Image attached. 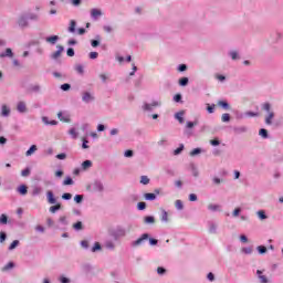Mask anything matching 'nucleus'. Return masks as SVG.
<instances>
[{
	"mask_svg": "<svg viewBox=\"0 0 283 283\" xmlns=\"http://www.w3.org/2000/svg\"><path fill=\"white\" fill-rule=\"evenodd\" d=\"M147 240H149V234L148 233H143L140 235V238L130 242V247L133 249H137V247H143L145 244V242H147Z\"/></svg>",
	"mask_w": 283,
	"mask_h": 283,
	"instance_id": "1",
	"label": "nucleus"
},
{
	"mask_svg": "<svg viewBox=\"0 0 283 283\" xmlns=\"http://www.w3.org/2000/svg\"><path fill=\"white\" fill-rule=\"evenodd\" d=\"M101 17H103V11L101 9H91V19H93V21H98Z\"/></svg>",
	"mask_w": 283,
	"mask_h": 283,
	"instance_id": "2",
	"label": "nucleus"
},
{
	"mask_svg": "<svg viewBox=\"0 0 283 283\" xmlns=\"http://www.w3.org/2000/svg\"><path fill=\"white\" fill-rule=\"evenodd\" d=\"M29 20H28V15L27 14H22V15H20L19 17V19H18V25L20 27V28H28V25H29V22H28Z\"/></svg>",
	"mask_w": 283,
	"mask_h": 283,
	"instance_id": "3",
	"label": "nucleus"
},
{
	"mask_svg": "<svg viewBox=\"0 0 283 283\" xmlns=\"http://www.w3.org/2000/svg\"><path fill=\"white\" fill-rule=\"evenodd\" d=\"M96 97H94V94L90 92H84L82 95L83 103H92L95 101Z\"/></svg>",
	"mask_w": 283,
	"mask_h": 283,
	"instance_id": "4",
	"label": "nucleus"
},
{
	"mask_svg": "<svg viewBox=\"0 0 283 283\" xmlns=\"http://www.w3.org/2000/svg\"><path fill=\"white\" fill-rule=\"evenodd\" d=\"M46 199L49 205H56V197H54V192L52 190L46 191Z\"/></svg>",
	"mask_w": 283,
	"mask_h": 283,
	"instance_id": "5",
	"label": "nucleus"
},
{
	"mask_svg": "<svg viewBox=\"0 0 283 283\" xmlns=\"http://www.w3.org/2000/svg\"><path fill=\"white\" fill-rule=\"evenodd\" d=\"M17 111L19 112V114H25V112H28V106L25 105V102H18Z\"/></svg>",
	"mask_w": 283,
	"mask_h": 283,
	"instance_id": "6",
	"label": "nucleus"
},
{
	"mask_svg": "<svg viewBox=\"0 0 283 283\" xmlns=\"http://www.w3.org/2000/svg\"><path fill=\"white\" fill-rule=\"evenodd\" d=\"M127 235V231L124 228H117L114 232L115 238H125Z\"/></svg>",
	"mask_w": 283,
	"mask_h": 283,
	"instance_id": "7",
	"label": "nucleus"
},
{
	"mask_svg": "<svg viewBox=\"0 0 283 283\" xmlns=\"http://www.w3.org/2000/svg\"><path fill=\"white\" fill-rule=\"evenodd\" d=\"M0 116H2L3 118H8V116H10V107H8V105L3 104L1 106Z\"/></svg>",
	"mask_w": 283,
	"mask_h": 283,
	"instance_id": "8",
	"label": "nucleus"
},
{
	"mask_svg": "<svg viewBox=\"0 0 283 283\" xmlns=\"http://www.w3.org/2000/svg\"><path fill=\"white\" fill-rule=\"evenodd\" d=\"M154 107H158V102H154L153 104H144L143 109L144 112H154Z\"/></svg>",
	"mask_w": 283,
	"mask_h": 283,
	"instance_id": "9",
	"label": "nucleus"
},
{
	"mask_svg": "<svg viewBox=\"0 0 283 283\" xmlns=\"http://www.w3.org/2000/svg\"><path fill=\"white\" fill-rule=\"evenodd\" d=\"M57 118L62 120V123H70V114L60 112L57 113Z\"/></svg>",
	"mask_w": 283,
	"mask_h": 283,
	"instance_id": "10",
	"label": "nucleus"
},
{
	"mask_svg": "<svg viewBox=\"0 0 283 283\" xmlns=\"http://www.w3.org/2000/svg\"><path fill=\"white\" fill-rule=\"evenodd\" d=\"M65 50V48L57 45V51L51 54V59L56 60L59 56H61V53Z\"/></svg>",
	"mask_w": 283,
	"mask_h": 283,
	"instance_id": "11",
	"label": "nucleus"
},
{
	"mask_svg": "<svg viewBox=\"0 0 283 283\" xmlns=\"http://www.w3.org/2000/svg\"><path fill=\"white\" fill-rule=\"evenodd\" d=\"M104 247L108 251H114V249H116V243H114V241H112V240H107V241H105Z\"/></svg>",
	"mask_w": 283,
	"mask_h": 283,
	"instance_id": "12",
	"label": "nucleus"
},
{
	"mask_svg": "<svg viewBox=\"0 0 283 283\" xmlns=\"http://www.w3.org/2000/svg\"><path fill=\"white\" fill-rule=\"evenodd\" d=\"M46 43H50L51 45H56V42L59 41V35H51L45 38Z\"/></svg>",
	"mask_w": 283,
	"mask_h": 283,
	"instance_id": "13",
	"label": "nucleus"
},
{
	"mask_svg": "<svg viewBox=\"0 0 283 283\" xmlns=\"http://www.w3.org/2000/svg\"><path fill=\"white\" fill-rule=\"evenodd\" d=\"M31 193L33 197L41 196L43 188L41 186H34Z\"/></svg>",
	"mask_w": 283,
	"mask_h": 283,
	"instance_id": "14",
	"label": "nucleus"
},
{
	"mask_svg": "<svg viewBox=\"0 0 283 283\" xmlns=\"http://www.w3.org/2000/svg\"><path fill=\"white\" fill-rule=\"evenodd\" d=\"M8 56L9 59H12L14 56V53H12V49H7L6 52L0 53V59H6Z\"/></svg>",
	"mask_w": 283,
	"mask_h": 283,
	"instance_id": "15",
	"label": "nucleus"
},
{
	"mask_svg": "<svg viewBox=\"0 0 283 283\" xmlns=\"http://www.w3.org/2000/svg\"><path fill=\"white\" fill-rule=\"evenodd\" d=\"M175 118L182 125V123H185V112L176 113Z\"/></svg>",
	"mask_w": 283,
	"mask_h": 283,
	"instance_id": "16",
	"label": "nucleus"
},
{
	"mask_svg": "<svg viewBox=\"0 0 283 283\" xmlns=\"http://www.w3.org/2000/svg\"><path fill=\"white\" fill-rule=\"evenodd\" d=\"M273 118H275V113L270 112L269 115L265 117V124L273 125Z\"/></svg>",
	"mask_w": 283,
	"mask_h": 283,
	"instance_id": "17",
	"label": "nucleus"
},
{
	"mask_svg": "<svg viewBox=\"0 0 283 283\" xmlns=\"http://www.w3.org/2000/svg\"><path fill=\"white\" fill-rule=\"evenodd\" d=\"M75 72H77L81 76H83V74H85V67L83 66V64H76L74 66Z\"/></svg>",
	"mask_w": 283,
	"mask_h": 283,
	"instance_id": "18",
	"label": "nucleus"
},
{
	"mask_svg": "<svg viewBox=\"0 0 283 283\" xmlns=\"http://www.w3.org/2000/svg\"><path fill=\"white\" fill-rule=\"evenodd\" d=\"M256 274H258L259 280H260L261 283H269V279L266 277V275H262V271L261 270H258Z\"/></svg>",
	"mask_w": 283,
	"mask_h": 283,
	"instance_id": "19",
	"label": "nucleus"
},
{
	"mask_svg": "<svg viewBox=\"0 0 283 283\" xmlns=\"http://www.w3.org/2000/svg\"><path fill=\"white\" fill-rule=\"evenodd\" d=\"M93 189H94V191H103V189H104L103 182L95 181L93 185Z\"/></svg>",
	"mask_w": 283,
	"mask_h": 283,
	"instance_id": "20",
	"label": "nucleus"
},
{
	"mask_svg": "<svg viewBox=\"0 0 283 283\" xmlns=\"http://www.w3.org/2000/svg\"><path fill=\"white\" fill-rule=\"evenodd\" d=\"M209 233H218V226L213 222H209Z\"/></svg>",
	"mask_w": 283,
	"mask_h": 283,
	"instance_id": "21",
	"label": "nucleus"
},
{
	"mask_svg": "<svg viewBox=\"0 0 283 283\" xmlns=\"http://www.w3.org/2000/svg\"><path fill=\"white\" fill-rule=\"evenodd\" d=\"M42 122L44 123V125H59V122L56 120H50L48 117H42Z\"/></svg>",
	"mask_w": 283,
	"mask_h": 283,
	"instance_id": "22",
	"label": "nucleus"
},
{
	"mask_svg": "<svg viewBox=\"0 0 283 283\" xmlns=\"http://www.w3.org/2000/svg\"><path fill=\"white\" fill-rule=\"evenodd\" d=\"M90 167H92V160H85L82 163L83 171H87V169H90Z\"/></svg>",
	"mask_w": 283,
	"mask_h": 283,
	"instance_id": "23",
	"label": "nucleus"
},
{
	"mask_svg": "<svg viewBox=\"0 0 283 283\" xmlns=\"http://www.w3.org/2000/svg\"><path fill=\"white\" fill-rule=\"evenodd\" d=\"M69 32H71L72 34H74V32H76V21L71 20L70 27H69Z\"/></svg>",
	"mask_w": 283,
	"mask_h": 283,
	"instance_id": "24",
	"label": "nucleus"
},
{
	"mask_svg": "<svg viewBox=\"0 0 283 283\" xmlns=\"http://www.w3.org/2000/svg\"><path fill=\"white\" fill-rule=\"evenodd\" d=\"M228 54L232 59V61H238V59H240V54L238 53V51H230Z\"/></svg>",
	"mask_w": 283,
	"mask_h": 283,
	"instance_id": "25",
	"label": "nucleus"
},
{
	"mask_svg": "<svg viewBox=\"0 0 283 283\" xmlns=\"http://www.w3.org/2000/svg\"><path fill=\"white\" fill-rule=\"evenodd\" d=\"M179 85H180L181 87H187V85H189V77H181V78L179 80Z\"/></svg>",
	"mask_w": 283,
	"mask_h": 283,
	"instance_id": "26",
	"label": "nucleus"
},
{
	"mask_svg": "<svg viewBox=\"0 0 283 283\" xmlns=\"http://www.w3.org/2000/svg\"><path fill=\"white\" fill-rule=\"evenodd\" d=\"M18 191L21 193V196H25V195L28 193V186L21 185V186L18 188Z\"/></svg>",
	"mask_w": 283,
	"mask_h": 283,
	"instance_id": "27",
	"label": "nucleus"
},
{
	"mask_svg": "<svg viewBox=\"0 0 283 283\" xmlns=\"http://www.w3.org/2000/svg\"><path fill=\"white\" fill-rule=\"evenodd\" d=\"M161 222H169V213H167V210L161 211Z\"/></svg>",
	"mask_w": 283,
	"mask_h": 283,
	"instance_id": "28",
	"label": "nucleus"
},
{
	"mask_svg": "<svg viewBox=\"0 0 283 283\" xmlns=\"http://www.w3.org/2000/svg\"><path fill=\"white\" fill-rule=\"evenodd\" d=\"M144 222L146 224H154L156 222V219L151 216L145 217Z\"/></svg>",
	"mask_w": 283,
	"mask_h": 283,
	"instance_id": "29",
	"label": "nucleus"
},
{
	"mask_svg": "<svg viewBox=\"0 0 283 283\" xmlns=\"http://www.w3.org/2000/svg\"><path fill=\"white\" fill-rule=\"evenodd\" d=\"M96 39H97V40H92V41H91L92 48H98V45H101V42H99L101 35H96Z\"/></svg>",
	"mask_w": 283,
	"mask_h": 283,
	"instance_id": "30",
	"label": "nucleus"
},
{
	"mask_svg": "<svg viewBox=\"0 0 283 283\" xmlns=\"http://www.w3.org/2000/svg\"><path fill=\"white\" fill-rule=\"evenodd\" d=\"M60 209H61V203H56L55 206L50 207L49 211L51 213H56V211H60Z\"/></svg>",
	"mask_w": 283,
	"mask_h": 283,
	"instance_id": "31",
	"label": "nucleus"
},
{
	"mask_svg": "<svg viewBox=\"0 0 283 283\" xmlns=\"http://www.w3.org/2000/svg\"><path fill=\"white\" fill-rule=\"evenodd\" d=\"M184 149H185V145L180 144L179 147L174 150V156H178V155L182 154Z\"/></svg>",
	"mask_w": 283,
	"mask_h": 283,
	"instance_id": "32",
	"label": "nucleus"
},
{
	"mask_svg": "<svg viewBox=\"0 0 283 283\" xmlns=\"http://www.w3.org/2000/svg\"><path fill=\"white\" fill-rule=\"evenodd\" d=\"M27 18L29 21H36L39 19V14L36 13H28Z\"/></svg>",
	"mask_w": 283,
	"mask_h": 283,
	"instance_id": "33",
	"label": "nucleus"
},
{
	"mask_svg": "<svg viewBox=\"0 0 283 283\" xmlns=\"http://www.w3.org/2000/svg\"><path fill=\"white\" fill-rule=\"evenodd\" d=\"M144 198H145V200L153 201V200H156V195L147 192L144 195Z\"/></svg>",
	"mask_w": 283,
	"mask_h": 283,
	"instance_id": "34",
	"label": "nucleus"
},
{
	"mask_svg": "<svg viewBox=\"0 0 283 283\" xmlns=\"http://www.w3.org/2000/svg\"><path fill=\"white\" fill-rule=\"evenodd\" d=\"M259 135L262 137V138H269V130H266L265 128H261L259 130Z\"/></svg>",
	"mask_w": 283,
	"mask_h": 283,
	"instance_id": "35",
	"label": "nucleus"
},
{
	"mask_svg": "<svg viewBox=\"0 0 283 283\" xmlns=\"http://www.w3.org/2000/svg\"><path fill=\"white\" fill-rule=\"evenodd\" d=\"M175 207L178 209V211H182V209H185V205H182L181 200H176Z\"/></svg>",
	"mask_w": 283,
	"mask_h": 283,
	"instance_id": "36",
	"label": "nucleus"
},
{
	"mask_svg": "<svg viewBox=\"0 0 283 283\" xmlns=\"http://www.w3.org/2000/svg\"><path fill=\"white\" fill-rule=\"evenodd\" d=\"M36 151V145H32L25 153V156H32Z\"/></svg>",
	"mask_w": 283,
	"mask_h": 283,
	"instance_id": "37",
	"label": "nucleus"
},
{
	"mask_svg": "<svg viewBox=\"0 0 283 283\" xmlns=\"http://www.w3.org/2000/svg\"><path fill=\"white\" fill-rule=\"evenodd\" d=\"M209 211H220V205L210 203L208 206Z\"/></svg>",
	"mask_w": 283,
	"mask_h": 283,
	"instance_id": "38",
	"label": "nucleus"
},
{
	"mask_svg": "<svg viewBox=\"0 0 283 283\" xmlns=\"http://www.w3.org/2000/svg\"><path fill=\"white\" fill-rule=\"evenodd\" d=\"M221 120H222V123H229V120H231V115L229 113H224L221 116Z\"/></svg>",
	"mask_w": 283,
	"mask_h": 283,
	"instance_id": "39",
	"label": "nucleus"
},
{
	"mask_svg": "<svg viewBox=\"0 0 283 283\" xmlns=\"http://www.w3.org/2000/svg\"><path fill=\"white\" fill-rule=\"evenodd\" d=\"M20 242L19 240H14L10 245H9V251H14L17 247H19Z\"/></svg>",
	"mask_w": 283,
	"mask_h": 283,
	"instance_id": "40",
	"label": "nucleus"
},
{
	"mask_svg": "<svg viewBox=\"0 0 283 283\" xmlns=\"http://www.w3.org/2000/svg\"><path fill=\"white\" fill-rule=\"evenodd\" d=\"M69 134L72 136V138L76 139L78 138V133L76 132V128H71L69 130Z\"/></svg>",
	"mask_w": 283,
	"mask_h": 283,
	"instance_id": "41",
	"label": "nucleus"
},
{
	"mask_svg": "<svg viewBox=\"0 0 283 283\" xmlns=\"http://www.w3.org/2000/svg\"><path fill=\"white\" fill-rule=\"evenodd\" d=\"M198 154H202V148H195L190 151V156H198Z\"/></svg>",
	"mask_w": 283,
	"mask_h": 283,
	"instance_id": "42",
	"label": "nucleus"
},
{
	"mask_svg": "<svg viewBox=\"0 0 283 283\" xmlns=\"http://www.w3.org/2000/svg\"><path fill=\"white\" fill-rule=\"evenodd\" d=\"M137 209H138L139 211H145V209H147V203H145V202H138V203H137Z\"/></svg>",
	"mask_w": 283,
	"mask_h": 283,
	"instance_id": "43",
	"label": "nucleus"
},
{
	"mask_svg": "<svg viewBox=\"0 0 283 283\" xmlns=\"http://www.w3.org/2000/svg\"><path fill=\"white\" fill-rule=\"evenodd\" d=\"M10 269H14V263L9 262L7 265L2 268V271H10Z\"/></svg>",
	"mask_w": 283,
	"mask_h": 283,
	"instance_id": "44",
	"label": "nucleus"
},
{
	"mask_svg": "<svg viewBox=\"0 0 283 283\" xmlns=\"http://www.w3.org/2000/svg\"><path fill=\"white\" fill-rule=\"evenodd\" d=\"M64 186L67 185H74V180L72 179V177H66L65 180L63 181Z\"/></svg>",
	"mask_w": 283,
	"mask_h": 283,
	"instance_id": "45",
	"label": "nucleus"
},
{
	"mask_svg": "<svg viewBox=\"0 0 283 283\" xmlns=\"http://www.w3.org/2000/svg\"><path fill=\"white\" fill-rule=\"evenodd\" d=\"M0 224H8V216L6 214L0 216Z\"/></svg>",
	"mask_w": 283,
	"mask_h": 283,
	"instance_id": "46",
	"label": "nucleus"
},
{
	"mask_svg": "<svg viewBox=\"0 0 283 283\" xmlns=\"http://www.w3.org/2000/svg\"><path fill=\"white\" fill-rule=\"evenodd\" d=\"M30 172H31L30 168H25V169H23V170L21 171V176H22L23 178H28V176H30Z\"/></svg>",
	"mask_w": 283,
	"mask_h": 283,
	"instance_id": "47",
	"label": "nucleus"
},
{
	"mask_svg": "<svg viewBox=\"0 0 283 283\" xmlns=\"http://www.w3.org/2000/svg\"><path fill=\"white\" fill-rule=\"evenodd\" d=\"M73 228L75 229V231H81V229H83V222L77 221Z\"/></svg>",
	"mask_w": 283,
	"mask_h": 283,
	"instance_id": "48",
	"label": "nucleus"
},
{
	"mask_svg": "<svg viewBox=\"0 0 283 283\" xmlns=\"http://www.w3.org/2000/svg\"><path fill=\"white\" fill-rule=\"evenodd\" d=\"M198 125V122H187L186 127L187 129H192V127H196Z\"/></svg>",
	"mask_w": 283,
	"mask_h": 283,
	"instance_id": "49",
	"label": "nucleus"
},
{
	"mask_svg": "<svg viewBox=\"0 0 283 283\" xmlns=\"http://www.w3.org/2000/svg\"><path fill=\"white\" fill-rule=\"evenodd\" d=\"M74 201L77 203V205H81V202H83V195H76L74 197Z\"/></svg>",
	"mask_w": 283,
	"mask_h": 283,
	"instance_id": "50",
	"label": "nucleus"
},
{
	"mask_svg": "<svg viewBox=\"0 0 283 283\" xmlns=\"http://www.w3.org/2000/svg\"><path fill=\"white\" fill-rule=\"evenodd\" d=\"M258 251L261 255H264V253H266V247L264 245H259L258 247Z\"/></svg>",
	"mask_w": 283,
	"mask_h": 283,
	"instance_id": "51",
	"label": "nucleus"
},
{
	"mask_svg": "<svg viewBox=\"0 0 283 283\" xmlns=\"http://www.w3.org/2000/svg\"><path fill=\"white\" fill-rule=\"evenodd\" d=\"M260 220H266V213L263 210L258 211Z\"/></svg>",
	"mask_w": 283,
	"mask_h": 283,
	"instance_id": "52",
	"label": "nucleus"
},
{
	"mask_svg": "<svg viewBox=\"0 0 283 283\" xmlns=\"http://www.w3.org/2000/svg\"><path fill=\"white\" fill-rule=\"evenodd\" d=\"M59 282H60V283H70L71 281H70L69 277H65L64 275H61V276L59 277Z\"/></svg>",
	"mask_w": 283,
	"mask_h": 283,
	"instance_id": "53",
	"label": "nucleus"
},
{
	"mask_svg": "<svg viewBox=\"0 0 283 283\" xmlns=\"http://www.w3.org/2000/svg\"><path fill=\"white\" fill-rule=\"evenodd\" d=\"M149 182V177L147 176H142L140 177V184L142 185H147Z\"/></svg>",
	"mask_w": 283,
	"mask_h": 283,
	"instance_id": "54",
	"label": "nucleus"
},
{
	"mask_svg": "<svg viewBox=\"0 0 283 283\" xmlns=\"http://www.w3.org/2000/svg\"><path fill=\"white\" fill-rule=\"evenodd\" d=\"M220 107H222L223 109H229V103L224 102V101H220L219 102Z\"/></svg>",
	"mask_w": 283,
	"mask_h": 283,
	"instance_id": "55",
	"label": "nucleus"
},
{
	"mask_svg": "<svg viewBox=\"0 0 283 283\" xmlns=\"http://www.w3.org/2000/svg\"><path fill=\"white\" fill-rule=\"evenodd\" d=\"M96 251H101V243L96 242L94 247L92 248V252L96 253Z\"/></svg>",
	"mask_w": 283,
	"mask_h": 283,
	"instance_id": "56",
	"label": "nucleus"
},
{
	"mask_svg": "<svg viewBox=\"0 0 283 283\" xmlns=\"http://www.w3.org/2000/svg\"><path fill=\"white\" fill-rule=\"evenodd\" d=\"M174 101H175V103H182V95L176 94V95L174 96Z\"/></svg>",
	"mask_w": 283,
	"mask_h": 283,
	"instance_id": "57",
	"label": "nucleus"
},
{
	"mask_svg": "<svg viewBox=\"0 0 283 283\" xmlns=\"http://www.w3.org/2000/svg\"><path fill=\"white\" fill-rule=\"evenodd\" d=\"M62 199H63V200H72V193H70V192L63 193V195H62Z\"/></svg>",
	"mask_w": 283,
	"mask_h": 283,
	"instance_id": "58",
	"label": "nucleus"
},
{
	"mask_svg": "<svg viewBox=\"0 0 283 283\" xmlns=\"http://www.w3.org/2000/svg\"><path fill=\"white\" fill-rule=\"evenodd\" d=\"M71 87H72V85H70V84H67V83L61 85V90H62L63 92H67Z\"/></svg>",
	"mask_w": 283,
	"mask_h": 283,
	"instance_id": "59",
	"label": "nucleus"
},
{
	"mask_svg": "<svg viewBox=\"0 0 283 283\" xmlns=\"http://www.w3.org/2000/svg\"><path fill=\"white\" fill-rule=\"evenodd\" d=\"M125 158H132L134 156V150H126L124 153Z\"/></svg>",
	"mask_w": 283,
	"mask_h": 283,
	"instance_id": "60",
	"label": "nucleus"
},
{
	"mask_svg": "<svg viewBox=\"0 0 283 283\" xmlns=\"http://www.w3.org/2000/svg\"><path fill=\"white\" fill-rule=\"evenodd\" d=\"M234 132L237 134H242V133L247 132V127H237V128H234Z\"/></svg>",
	"mask_w": 283,
	"mask_h": 283,
	"instance_id": "61",
	"label": "nucleus"
},
{
	"mask_svg": "<svg viewBox=\"0 0 283 283\" xmlns=\"http://www.w3.org/2000/svg\"><path fill=\"white\" fill-rule=\"evenodd\" d=\"M57 160H65L67 158V155L65 153L56 155Z\"/></svg>",
	"mask_w": 283,
	"mask_h": 283,
	"instance_id": "62",
	"label": "nucleus"
},
{
	"mask_svg": "<svg viewBox=\"0 0 283 283\" xmlns=\"http://www.w3.org/2000/svg\"><path fill=\"white\" fill-rule=\"evenodd\" d=\"M31 92H35V93L41 92V86H40V85H33V86L31 87Z\"/></svg>",
	"mask_w": 283,
	"mask_h": 283,
	"instance_id": "63",
	"label": "nucleus"
},
{
	"mask_svg": "<svg viewBox=\"0 0 283 283\" xmlns=\"http://www.w3.org/2000/svg\"><path fill=\"white\" fill-rule=\"evenodd\" d=\"M88 56H90V59H92V60L98 59V52H91Z\"/></svg>",
	"mask_w": 283,
	"mask_h": 283,
	"instance_id": "64",
	"label": "nucleus"
}]
</instances>
